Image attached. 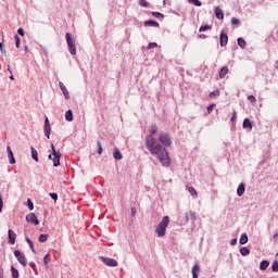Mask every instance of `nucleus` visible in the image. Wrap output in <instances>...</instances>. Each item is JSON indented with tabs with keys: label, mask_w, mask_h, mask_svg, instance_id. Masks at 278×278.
Segmentation results:
<instances>
[{
	"label": "nucleus",
	"mask_w": 278,
	"mask_h": 278,
	"mask_svg": "<svg viewBox=\"0 0 278 278\" xmlns=\"http://www.w3.org/2000/svg\"><path fill=\"white\" fill-rule=\"evenodd\" d=\"M101 262L105 264V266H109L110 268H116L118 266V262L114 258L105 257V256H100Z\"/></svg>",
	"instance_id": "nucleus-6"
},
{
	"label": "nucleus",
	"mask_w": 278,
	"mask_h": 278,
	"mask_svg": "<svg viewBox=\"0 0 278 278\" xmlns=\"http://www.w3.org/2000/svg\"><path fill=\"white\" fill-rule=\"evenodd\" d=\"M211 99H216V97H220L219 90H214L210 93Z\"/></svg>",
	"instance_id": "nucleus-29"
},
{
	"label": "nucleus",
	"mask_w": 278,
	"mask_h": 278,
	"mask_svg": "<svg viewBox=\"0 0 278 278\" xmlns=\"http://www.w3.org/2000/svg\"><path fill=\"white\" fill-rule=\"evenodd\" d=\"M49 197H51V199H53V201H58V193H55V192L49 193Z\"/></svg>",
	"instance_id": "nucleus-44"
},
{
	"label": "nucleus",
	"mask_w": 278,
	"mask_h": 278,
	"mask_svg": "<svg viewBox=\"0 0 278 278\" xmlns=\"http://www.w3.org/2000/svg\"><path fill=\"white\" fill-rule=\"evenodd\" d=\"M17 34L18 36H25V30H23V28H18Z\"/></svg>",
	"instance_id": "nucleus-48"
},
{
	"label": "nucleus",
	"mask_w": 278,
	"mask_h": 278,
	"mask_svg": "<svg viewBox=\"0 0 278 278\" xmlns=\"http://www.w3.org/2000/svg\"><path fill=\"white\" fill-rule=\"evenodd\" d=\"M154 47H157V43L156 42H150L148 45V49H154Z\"/></svg>",
	"instance_id": "nucleus-47"
},
{
	"label": "nucleus",
	"mask_w": 278,
	"mask_h": 278,
	"mask_svg": "<svg viewBox=\"0 0 278 278\" xmlns=\"http://www.w3.org/2000/svg\"><path fill=\"white\" fill-rule=\"evenodd\" d=\"M30 151L33 160H35V162H38V151L36 150V148L31 147Z\"/></svg>",
	"instance_id": "nucleus-26"
},
{
	"label": "nucleus",
	"mask_w": 278,
	"mask_h": 278,
	"mask_svg": "<svg viewBox=\"0 0 278 278\" xmlns=\"http://www.w3.org/2000/svg\"><path fill=\"white\" fill-rule=\"evenodd\" d=\"M65 121H67V123H72L73 121V111L68 110L65 112Z\"/></svg>",
	"instance_id": "nucleus-24"
},
{
	"label": "nucleus",
	"mask_w": 278,
	"mask_h": 278,
	"mask_svg": "<svg viewBox=\"0 0 278 278\" xmlns=\"http://www.w3.org/2000/svg\"><path fill=\"white\" fill-rule=\"evenodd\" d=\"M131 215L136 216V208H131Z\"/></svg>",
	"instance_id": "nucleus-53"
},
{
	"label": "nucleus",
	"mask_w": 278,
	"mask_h": 278,
	"mask_svg": "<svg viewBox=\"0 0 278 278\" xmlns=\"http://www.w3.org/2000/svg\"><path fill=\"white\" fill-rule=\"evenodd\" d=\"M219 42L220 47H227V43L229 42V37L225 34L224 30L219 34Z\"/></svg>",
	"instance_id": "nucleus-10"
},
{
	"label": "nucleus",
	"mask_w": 278,
	"mask_h": 278,
	"mask_svg": "<svg viewBox=\"0 0 278 278\" xmlns=\"http://www.w3.org/2000/svg\"><path fill=\"white\" fill-rule=\"evenodd\" d=\"M10 79H11L12 81H14V75H11V76H10Z\"/></svg>",
	"instance_id": "nucleus-57"
},
{
	"label": "nucleus",
	"mask_w": 278,
	"mask_h": 278,
	"mask_svg": "<svg viewBox=\"0 0 278 278\" xmlns=\"http://www.w3.org/2000/svg\"><path fill=\"white\" fill-rule=\"evenodd\" d=\"M248 101H250V103H256L257 99L254 96H249Z\"/></svg>",
	"instance_id": "nucleus-41"
},
{
	"label": "nucleus",
	"mask_w": 278,
	"mask_h": 278,
	"mask_svg": "<svg viewBox=\"0 0 278 278\" xmlns=\"http://www.w3.org/2000/svg\"><path fill=\"white\" fill-rule=\"evenodd\" d=\"M25 241L27 242V244L29 245V249L31 250L33 253H36V249L34 248V242L31 241V239H29V237L25 238Z\"/></svg>",
	"instance_id": "nucleus-25"
},
{
	"label": "nucleus",
	"mask_w": 278,
	"mask_h": 278,
	"mask_svg": "<svg viewBox=\"0 0 278 278\" xmlns=\"http://www.w3.org/2000/svg\"><path fill=\"white\" fill-rule=\"evenodd\" d=\"M97 147H98V154L101 155V153H103V147L101 146V141H97Z\"/></svg>",
	"instance_id": "nucleus-38"
},
{
	"label": "nucleus",
	"mask_w": 278,
	"mask_h": 278,
	"mask_svg": "<svg viewBox=\"0 0 278 278\" xmlns=\"http://www.w3.org/2000/svg\"><path fill=\"white\" fill-rule=\"evenodd\" d=\"M238 46L240 47V49H245L247 48V41L244 40V38L239 37L237 39Z\"/></svg>",
	"instance_id": "nucleus-21"
},
{
	"label": "nucleus",
	"mask_w": 278,
	"mask_h": 278,
	"mask_svg": "<svg viewBox=\"0 0 278 278\" xmlns=\"http://www.w3.org/2000/svg\"><path fill=\"white\" fill-rule=\"evenodd\" d=\"M43 131H45L46 138H48V139L51 138V124L49 123V117H47V116L45 118Z\"/></svg>",
	"instance_id": "nucleus-9"
},
{
	"label": "nucleus",
	"mask_w": 278,
	"mask_h": 278,
	"mask_svg": "<svg viewBox=\"0 0 278 278\" xmlns=\"http://www.w3.org/2000/svg\"><path fill=\"white\" fill-rule=\"evenodd\" d=\"M207 29H212L210 25H203L199 28V31H207Z\"/></svg>",
	"instance_id": "nucleus-39"
},
{
	"label": "nucleus",
	"mask_w": 278,
	"mask_h": 278,
	"mask_svg": "<svg viewBox=\"0 0 278 278\" xmlns=\"http://www.w3.org/2000/svg\"><path fill=\"white\" fill-rule=\"evenodd\" d=\"M0 278H3V271H0Z\"/></svg>",
	"instance_id": "nucleus-58"
},
{
	"label": "nucleus",
	"mask_w": 278,
	"mask_h": 278,
	"mask_svg": "<svg viewBox=\"0 0 278 278\" xmlns=\"http://www.w3.org/2000/svg\"><path fill=\"white\" fill-rule=\"evenodd\" d=\"M8 242L9 244H16V232L14 230H8Z\"/></svg>",
	"instance_id": "nucleus-11"
},
{
	"label": "nucleus",
	"mask_w": 278,
	"mask_h": 278,
	"mask_svg": "<svg viewBox=\"0 0 278 278\" xmlns=\"http://www.w3.org/2000/svg\"><path fill=\"white\" fill-rule=\"evenodd\" d=\"M12 278H18V269L14 266L11 267Z\"/></svg>",
	"instance_id": "nucleus-32"
},
{
	"label": "nucleus",
	"mask_w": 278,
	"mask_h": 278,
	"mask_svg": "<svg viewBox=\"0 0 278 278\" xmlns=\"http://www.w3.org/2000/svg\"><path fill=\"white\" fill-rule=\"evenodd\" d=\"M51 150L52 154H49L48 157L53 161V166L58 167L60 166V157H62V154L55 150V146H53V143H51Z\"/></svg>",
	"instance_id": "nucleus-4"
},
{
	"label": "nucleus",
	"mask_w": 278,
	"mask_h": 278,
	"mask_svg": "<svg viewBox=\"0 0 278 278\" xmlns=\"http://www.w3.org/2000/svg\"><path fill=\"white\" fill-rule=\"evenodd\" d=\"M14 256L16 257L17 262L22 264V266H27V258L25 257V254H23L21 251L15 250Z\"/></svg>",
	"instance_id": "nucleus-7"
},
{
	"label": "nucleus",
	"mask_w": 278,
	"mask_h": 278,
	"mask_svg": "<svg viewBox=\"0 0 278 278\" xmlns=\"http://www.w3.org/2000/svg\"><path fill=\"white\" fill-rule=\"evenodd\" d=\"M268 266H270V263H268V261H262L260 264V269L266 270L268 268Z\"/></svg>",
	"instance_id": "nucleus-27"
},
{
	"label": "nucleus",
	"mask_w": 278,
	"mask_h": 278,
	"mask_svg": "<svg viewBox=\"0 0 278 278\" xmlns=\"http://www.w3.org/2000/svg\"><path fill=\"white\" fill-rule=\"evenodd\" d=\"M188 190H189V193L191 194V197L197 199V197H198L197 190L193 187H189Z\"/></svg>",
	"instance_id": "nucleus-30"
},
{
	"label": "nucleus",
	"mask_w": 278,
	"mask_h": 278,
	"mask_svg": "<svg viewBox=\"0 0 278 278\" xmlns=\"http://www.w3.org/2000/svg\"><path fill=\"white\" fill-rule=\"evenodd\" d=\"M65 40H66L67 49L71 55H77V46H75V37L70 33H66Z\"/></svg>",
	"instance_id": "nucleus-3"
},
{
	"label": "nucleus",
	"mask_w": 278,
	"mask_h": 278,
	"mask_svg": "<svg viewBox=\"0 0 278 278\" xmlns=\"http://www.w3.org/2000/svg\"><path fill=\"white\" fill-rule=\"evenodd\" d=\"M8 71H9L10 73H12V71H10V65H8Z\"/></svg>",
	"instance_id": "nucleus-60"
},
{
	"label": "nucleus",
	"mask_w": 278,
	"mask_h": 278,
	"mask_svg": "<svg viewBox=\"0 0 278 278\" xmlns=\"http://www.w3.org/2000/svg\"><path fill=\"white\" fill-rule=\"evenodd\" d=\"M50 262H51V256L49 254H46L43 257V264L48 266Z\"/></svg>",
	"instance_id": "nucleus-34"
},
{
	"label": "nucleus",
	"mask_w": 278,
	"mask_h": 278,
	"mask_svg": "<svg viewBox=\"0 0 278 278\" xmlns=\"http://www.w3.org/2000/svg\"><path fill=\"white\" fill-rule=\"evenodd\" d=\"M243 129H247L248 131L253 130V124L251 123V119H249V117L243 119Z\"/></svg>",
	"instance_id": "nucleus-15"
},
{
	"label": "nucleus",
	"mask_w": 278,
	"mask_h": 278,
	"mask_svg": "<svg viewBox=\"0 0 278 278\" xmlns=\"http://www.w3.org/2000/svg\"><path fill=\"white\" fill-rule=\"evenodd\" d=\"M157 125L152 124L150 126V134L146 137V148L150 151L151 155H155L162 166H170V156L168 155V150L164 146L157 143L155 139V134H157Z\"/></svg>",
	"instance_id": "nucleus-1"
},
{
	"label": "nucleus",
	"mask_w": 278,
	"mask_h": 278,
	"mask_svg": "<svg viewBox=\"0 0 278 278\" xmlns=\"http://www.w3.org/2000/svg\"><path fill=\"white\" fill-rule=\"evenodd\" d=\"M199 270H201V268L199 267V265H194L192 267V278H199Z\"/></svg>",
	"instance_id": "nucleus-23"
},
{
	"label": "nucleus",
	"mask_w": 278,
	"mask_h": 278,
	"mask_svg": "<svg viewBox=\"0 0 278 278\" xmlns=\"http://www.w3.org/2000/svg\"><path fill=\"white\" fill-rule=\"evenodd\" d=\"M271 270L274 273H278V261H274V263L271 265Z\"/></svg>",
	"instance_id": "nucleus-36"
},
{
	"label": "nucleus",
	"mask_w": 278,
	"mask_h": 278,
	"mask_svg": "<svg viewBox=\"0 0 278 278\" xmlns=\"http://www.w3.org/2000/svg\"><path fill=\"white\" fill-rule=\"evenodd\" d=\"M29 266H30V268H36V263L30 262V263H29Z\"/></svg>",
	"instance_id": "nucleus-51"
},
{
	"label": "nucleus",
	"mask_w": 278,
	"mask_h": 278,
	"mask_svg": "<svg viewBox=\"0 0 278 278\" xmlns=\"http://www.w3.org/2000/svg\"><path fill=\"white\" fill-rule=\"evenodd\" d=\"M215 12V16L216 18H218V21H223V18H225V13L223 12V9H220V7H216L214 9Z\"/></svg>",
	"instance_id": "nucleus-13"
},
{
	"label": "nucleus",
	"mask_w": 278,
	"mask_h": 278,
	"mask_svg": "<svg viewBox=\"0 0 278 278\" xmlns=\"http://www.w3.org/2000/svg\"><path fill=\"white\" fill-rule=\"evenodd\" d=\"M59 87H60L62 93L64 94L66 101H68V99H71V94L68 93V89H66V86L64 85V83L60 81Z\"/></svg>",
	"instance_id": "nucleus-12"
},
{
	"label": "nucleus",
	"mask_w": 278,
	"mask_h": 278,
	"mask_svg": "<svg viewBox=\"0 0 278 278\" xmlns=\"http://www.w3.org/2000/svg\"><path fill=\"white\" fill-rule=\"evenodd\" d=\"M146 27H160V23L155 20H148L144 22Z\"/></svg>",
	"instance_id": "nucleus-16"
},
{
	"label": "nucleus",
	"mask_w": 278,
	"mask_h": 278,
	"mask_svg": "<svg viewBox=\"0 0 278 278\" xmlns=\"http://www.w3.org/2000/svg\"><path fill=\"white\" fill-rule=\"evenodd\" d=\"M7 151L10 164H16V159H14V152H12V148H10V146L7 147Z\"/></svg>",
	"instance_id": "nucleus-14"
},
{
	"label": "nucleus",
	"mask_w": 278,
	"mask_h": 278,
	"mask_svg": "<svg viewBox=\"0 0 278 278\" xmlns=\"http://www.w3.org/2000/svg\"><path fill=\"white\" fill-rule=\"evenodd\" d=\"M199 37L202 38V39L207 38V36H205V35H200Z\"/></svg>",
	"instance_id": "nucleus-55"
},
{
	"label": "nucleus",
	"mask_w": 278,
	"mask_h": 278,
	"mask_svg": "<svg viewBox=\"0 0 278 278\" xmlns=\"http://www.w3.org/2000/svg\"><path fill=\"white\" fill-rule=\"evenodd\" d=\"M227 73H229V67L227 66L222 67L219 72L220 79H225V77L227 76Z\"/></svg>",
	"instance_id": "nucleus-20"
},
{
	"label": "nucleus",
	"mask_w": 278,
	"mask_h": 278,
	"mask_svg": "<svg viewBox=\"0 0 278 278\" xmlns=\"http://www.w3.org/2000/svg\"><path fill=\"white\" fill-rule=\"evenodd\" d=\"M26 222L31 223L33 225H40V220L38 219V216H36V213L26 215Z\"/></svg>",
	"instance_id": "nucleus-8"
},
{
	"label": "nucleus",
	"mask_w": 278,
	"mask_h": 278,
	"mask_svg": "<svg viewBox=\"0 0 278 278\" xmlns=\"http://www.w3.org/2000/svg\"><path fill=\"white\" fill-rule=\"evenodd\" d=\"M273 238H274L275 242H277V240H278V233H275V235L273 236Z\"/></svg>",
	"instance_id": "nucleus-52"
},
{
	"label": "nucleus",
	"mask_w": 278,
	"mask_h": 278,
	"mask_svg": "<svg viewBox=\"0 0 278 278\" xmlns=\"http://www.w3.org/2000/svg\"><path fill=\"white\" fill-rule=\"evenodd\" d=\"M159 142H161V144L166 148L173 144V140L170 139V136L167 132H161L159 135Z\"/></svg>",
	"instance_id": "nucleus-5"
},
{
	"label": "nucleus",
	"mask_w": 278,
	"mask_h": 278,
	"mask_svg": "<svg viewBox=\"0 0 278 278\" xmlns=\"http://www.w3.org/2000/svg\"><path fill=\"white\" fill-rule=\"evenodd\" d=\"M214 108H216V104H211L207 106L208 114H212V112H214Z\"/></svg>",
	"instance_id": "nucleus-43"
},
{
	"label": "nucleus",
	"mask_w": 278,
	"mask_h": 278,
	"mask_svg": "<svg viewBox=\"0 0 278 278\" xmlns=\"http://www.w3.org/2000/svg\"><path fill=\"white\" fill-rule=\"evenodd\" d=\"M27 207L28 210H34V202H31V199H27Z\"/></svg>",
	"instance_id": "nucleus-40"
},
{
	"label": "nucleus",
	"mask_w": 278,
	"mask_h": 278,
	"mask_svg": "<svg viewBox=\"0 0 278 278\" xmlns=\"http://www.w3.org/2000/svg\"><path fill=\"white\" fill-rule=\"evenodd\" d=\"M1 53H4L5 54V50L2 48V51H1Z\"/></svg>",
	"instance_id": "nucleus-59"
},
{
	"label": "nucleus",
	"mask_w": 278,
	"mask_h": 278,
	"mask_svg": "<svg viewBox=\"0 0 278 278\" xmlns=\"http://www.w3.org/2000/svg\"><path fill=\"white\" fill-rule=\"evenodd\" d=\"M236 121V111L232 112V117L230 118V122L233 123Z\"/></svg>",
	"instance_id": "nucleus-50"
},
{
	"label": "nucleus",
	"mask_w": 278,
	"mask_h": 278,
	"mask_svg": "<svg viewBox=\"0 0 278 278\" xmlns=\"http://www.w3.org/2000/svg\"><path fill=\"white\" fill-rule=\"evenodd\" d=\"M239 24H240V20H238V17L231 18V25H239Z\"/></svg>",
	"instance_id": "nucleus-42"
},
{
	"label": "nucleus",
	"mask_w": 278,
	"mask_h": 278,
	"mask_svg": "<svg viewBox=\"0 0 278 278\" xmlns=\"http://www.w3.org/2000/svg\"><path fill=\"white\" fill-rule=\"evenodd\" d=\"M113 157L114 160H123V153H121V150H118V148H114Z\"/></svg>",
	"instance_id": "nucleus-18"
},
{
	"label": "nucleus",
	"mask_w": 278,
	"mask_h": 278,
	"mask_svg": "<svg viewBox=\"0 0 278 278\" xmlns=\"http://www.w3.org/2000/svg\"><path fill=\"white\" fill-rule=\"evenodd\" d=\"M245 191H247V187H244V182L239 184L237 188L238 197H242V194H244Z\"/></svg>",
	"instance_id": "nucleus-17"
},
{
	"label": "nucleus",
	"mask_w": 278,
	"mask_h": 278,
	"mask_svg": "<svg viewBox=\"0 0 278 278\" xmlns=\"http://www.w3.org/2000/svg\"><path fill=\"white\" fill-rule=\"evenodd\" d=\"M185 217H186V223H188V220H189V218H190L189 215H188V213L185 214Z\"/></svg>",
	"instance_id": "nucleus-54"
},
{
	"label": "nucleus",
	"mask_w": 278,
	"mask_h": 278,
	"mask_svg": "<svg viewBox=\"0 0 278 278\" xmlns=\"http://www.w3.org/2000/svg\"><path fill=\"white\" fill-rule=\"evenodd\" d=\"M247 242H249V236L247 235V232H243L240 236L239 244H247Z\"/></svg>",
	"instance_id": "nucleus-19"
},
{
	"label": "nucleus",
	"mask_w": 278,
	"mask_h": 278,
	"mask_svg": "<svg viewBox=\"0 0 278 278\" xmlns=\"http://www.w3.org/2000/svg\"><path fill=\"white\" fill-rule=\"evenodd\" d=\"M152 16H154L155 18H164V14H162L161 12H152Z\"/></svg>",
	"instance_id": "nucleus-35"
},
{
	"label": "nucleus",
	"mask_w": 278,
	"mask_h": 278,
	"mask_svg": "<svg viewBox=\"0 0 278 278\" xmlns=\"http://www.w3.org/2000/svg\"><path fill=\"white\" fill-rule=\"evenodd\" d=\"M189 216H190L191 220H197V213L190 212Z\"/></svg>",
	"instance_id": "nucleus-45"
},
{
	"label": "nucleus",
	"mask_w": 278,
	"mask_h": 278,
	"mask_svg": "<svg viewBox=\"0 0 278 278\" xmlns=\"http://www.w3.org/2000/svg\"><path fill=\"white\" fill-rule=\"evenodd\" d=\"M49 240V235H39V242L45 243Z\"/></svg>",
	"instance_id": "nucleus-31"
},
{
	"label": "nucleus",
	"mask_w": 278,
	"mask_h": 278,
	"mask_svg": "<svg viewBox=\"0 0 278 278\" xmlns=\"http://www.w3.org/2000/svg\"><path fill=\"white\" fill-rule=\"evenodd\" d=\"M139 5L141 8H149V2H147V0H139Z\"/></svg>",
	"instance_id": "nucleus-37"
},
{
	"label": "nucleus",
	"mask_w": 278,
	"mask_h": 278,
	"mask_svg": "<svg viewBox=\"0 0 278 278\" xmlns=\"http://www.w3.org/2000/svg\"><path fill=\"white\" fill-rule=\"evenodd\" d=\"M240 254L243 256V257H247V255H251V250H249V248L247 247H242L240 249Z\"/></svg>",
	"instance_id": "nucleus-22"
},
{
	"label": "nucleus",
	"mask_w": 278,
	"mask_h": 278,
	"mask_svg": "<svg viewBox=\"0 0 278 278\" xmlns=\"http://www.w3.org/2000/svg\"><path fill=\"white\" fill-rule=\"evenodd\" d=\"M188 3L195 5V8H201V5H202L200 0H188Z\"/></svg>",
	"instance_id": "nucleus-28"
},
{
	"label": "nucleus",
	"mask_w": 278,
	"mask_h": 278,
	"mask_svg": "<svg viewBox=\"0 0 278 278\" xmlns=\"http://www.w3.org/2000/svg\"><path fill=\"white\" fill-rule=\"evenodd\" d=\"M14 38H15V47L16 49H18L21 47V37H18V35H15Z\"/></svg>",
	"instance_id": "nucleus-33"
},
{
	"label": "nucleus",
	"mask_w": 278,
	"mask_h": 278,
	"mask_svg": "<svg viewBox=\"0 0 278 278\" xmlns=\"http://www.w3.org/2000/svg\"><path fill=\"white\" fill-rule=\"evenodd\" d=\"M170 223V217L168 215L164 216L160 224L156 226L155 233L157 238H164L166 236V229Z\"/></svg>",
	"instance_id": "nucleus-2"
},
{
	"label": "nucleus",
	"mask_w": 278,
	"mask_h": 278,
	"mask_svg": "<svg viewBox=\"0 0 278 278\" xmlns=\"http://www.w3.org/2000/svg\"><path fill=\"white\" fill-rule=\"evenodd\" d=\"M231 247H236L238 244V239H232L230 241Z\"/></svg>",
	"instance_id": "nucleus-49"
},
{
	"label": "nucleus",
	"mask_w": 278,
	"mask_h": 278,
	"mask_svg": "<svg viewBox=\"0 0 278 278\" xmlns=\"http://www.w3.org/2000/svg\"><path fill=\"white\" fill-rule=\"evenodd\" d=\"M3 212V198L1 197L0 193V213Z\"/></svg>",
	"instance_id": "nucleus-46"
},
{
	"label": "nucleus",
	"mask_w": 278,
	"mask_h": 278,
	"mask_svg": "<svg viewBox=\"0 0 278 278\" xmlns=\"http://www.w3.org/2000/svg\"><path fill=\"white\" fill-rule=\"evenodd\" d=\"M0 51H3V43L0 42Z\"/></svg>",
	"instance_id": "nucleus-56"
}]
</instances>
